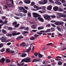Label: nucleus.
Returning <instances> with one entry per match:
<instances>
[{"mask_svg":"<svg viewBox=\"0 0 66 66\" xmlns=\"http://www.w3.org/2000/svg\"><path fill=\"white\" fill-rule=\"evenodd\" d=\"M55 3H56V4H58V5H61V4H62V3H61L57 1H56L55 2Z\"/></svg>","mask_w":66,"mask_h":66,"instance_id":"17","label":"nucleus"},{"mask_svg":"<svg viewBox=\"0 0 66 66\" xmlns=\"http://www.w3.org/2000/svg\"><path fill=\"white\" fill-rule=\"evenodd\" d=\"M19 10H18V12H19L20 13L22 11V9H21L20 7H19L18 8Z\"/></svg>","mask_w":66,"mask_h":66,"instance_id":"23","label":"nucleus"},{"mask_svg":"<svg viewBox=\"0 0 66 66\" xmlns=\"http://www.w3.org/2000/svg\"><path fill=\"white\" fill-rule=\"evenodd\" d=\"M34 7L35 9H38V7L36 5H34Z\"/></svg>","mask_w":66,"mask_h":66,"instance_id":"37","label":"nucleus"},{"mask_svg":"<svg viewBox=\"0 0 66 66\" xmlns=\"http://www.w3.org/2000/svg\"><path fill=\"white\" fill-rule=\"evenodd\" d=\"M23 3L21 1H20L19 2V4H22Z\"/></svg>","mask_w":66,"mask_h":66,"instance_id":"53","label":"nucleus"},{"mask_svg":"<svg viewBox=\"0 0 66 66\" xmlns=\"http://www.w3.org/2000/svg\"><path fill=\"white\" fill-rule=\"evenodd\" d=\"M38 57L39 58L42 57H43V55H42L40 54H39L38 55Z\"/></svg>","mask_w":66,"mask_h":66,"instance_id":"32","label":"nucleus"},{"mask_svg":"<svg viewBox=\"0 0 66 66\" xmlns=\"http://www.w3.org/2000/svg\"><path fill=\"white\" fill-rule=\"evenodd\" d=\"M27 55V54L26 53H24L22 54L20 56L21 57H25Z\"/></svg>","mask_w":66,"mask_h":66,"instance_id":"16","label":"nucleus"},{"mask_svg":"<svg viewBox=\"0 0 66 66\" xmlns=\"http://www.w3.org/2000/svg\"><path fill=\"white\" fill-rule=\"evenodd\" d=\"M5 59H4V58H2V59H1V60H0V63L1 62L3 63H4V61H5Z\"/></svg>","mask_w":66,"mask_h":66,"instance_id":"13","label":"nucleus"},{"mask_svg":"<svg viewBox=\"0 0 66 66\" xmlns=\"http://www.w3.org/2000/svg\"><path fill=\"white\" fill-rule=\"evenodd\" d=\"M38 19H39V20L40 21H41V22H43L44 21V19H43V18H41L40 17H38Z\"/></svg>","mask_w":66,"mask_h":66,"instance_id":"14","label":"nucleus"},{"mask_svg":"<svg viewBox=\"0 0 66 66\" xmlns=\"http://www.w3.org/2000/svg\"><path fill=\"white\" fill-rule=\"evenodd\" d=\"M22 33L23 34V35L24 34H28L29 33V32L27 31H24L22 32Z\"/></svg>","mask_w":66,"mask_h":66,"instance_id":"25","label":"nucleus"},{"mask_svg":"<svg viewBox=\"0 0 66 66\" xmlns=\"http://www.w3.org/2000/svg\"><path fill=\"white\" fill-rule=\"evenodd\" d=\"M13 25H15V24H17V22H13Z\"/></svg>","mask_w":66,"mask_h":66,"instance_id":"49","label":"nucleus"},{"mask_svg":"<svg viewBox=\"0 0 66 66\" xmlns=\"http://www.w3.org/2000/svg\"><path fill=\"white\" fill-rule=\"evenodd\" d=\"M51 24L52 26H53V27H56V26H55L53 24L51 23Z\"/></svg>","mask_w":66,"mask_h":66,"instance_id":"60","label":"nucleus"},{"mask_svg":"<svg viewBox=\"0 0 66 66\" xmlns=\"http://www.w3.org/2000/svg\"><path fill=\"white\" fill-rule=\"evenodd\" d=\"M24 9H25L26 10H28V9H29V8L26 6H24Z\"/></svg>","mask_w":66,"mask_h":66,"instance_id":"48","label":"nucleus"},{"mask_svg":"<svg viewBox=\"0 0 66 66\" xmlns=\"http://www.w3.org/2000/svg\"><path fill=\"white\" fill-rule=\"evenodd\" d=\"M3 44H0V48H1L3 47Z\"/></svg>","mask_w":66,"mask_h":66,"instance_id":"57","label":"nucleus"},{"mask_svg":"<svg viewBox=\"0 0 66 66\" xmlns=\"http://www.w3.org/2000/svg\"><path fill=\"white\" fill-rule=\"evenodd\" d=\"M42 9V7H38V8L37 9V10H41Z\"/></svg>","mask_w":66,"mask_h":66,"instance_id":"55","label":"nucleus"},{"mask_svg":"<svg viewBox=\"0 0 66 66\" xmlns=\"http://www.w3.org/2000/svg\"><path fill=\"white\" fill-rule=\"evenodd\" d=\"M58 64L59 65H62V63L61 62H59L58 63Z\"/></svg>","mask_w":66,"mask_h":66,"instance_id":"33","label":"nucleus"},{"mask_svg":"<svg viewBox=\"0 0 66 66\" xmlns=\"http://www.w3.org/2000/svg\"><path fill=\"white\" fill-rule=\"evenodd\" d=\"M24 30H27V31H28L29 30V28L28 27H27L26 28H25L24 29Z\"/></svg>","mask_w":66,"mask_h":66,"instance_id":"46","label":"nucleus"},{"mask_svg":"<svg viewBox=\"0 0 66 66\" xmlns=\"http://www.w3.org/2000/svg\"><path fill=\"white\" fill-rule=\"evenodd\" d=\"M14 17L16 19H20V18L17 16H14Z\"/></svg>","mask_w":66,"mask_h":66,"instance_id":"41","label":"nucleus"},{"mask_svg":"<svg viewBox=\"0 0 66 66\" xmlns=\"http://www.w3.org/2000/svg\"><path fill=\"white\" fill-rule=\"evenodd\" d=\"M6 36H8L9 37H11L12 36V35L11 34H6Z\"/></svg>","mask_w":66,"mask_h":66,"instance_id":"20","label":"nucleus"},{"mask_svg":"<svg viewBox=\"0 0 66 66\" xmlns=\"http://www.w3.org/2000/svg\"><path fill=\"white\" fill-rule=\"evenodd\" d=\"M5 50V48H3L1 50V52H3Z\"/></svg>","mask_w":66,"mask_h":66,"instance_id":"34","label":"nucleus"},{"mask_svg":"<svg viewBox=\"0 0 66 66\" xmlns=\"http://www.w3.org/2000/svg\"><path fill=\"white\" fill-rule=\"evenodd\" d=\"M44 28L43 27H39L38 28V30H41V29H43Z\"/></svg>","mask_w":66,"mask_h":66,"instance_id":"31","label":"nucleus"},{"mask_svg":"<svg viewBox=\"0 0 66 66\" xmlns=\"http://www.w3.org/2000/svg\"><path fill=\"white\" fill-rule=\"evenodd\" d=\"M49 1L51 3H54V2L52 1V0H49Z\"/></svg>","mask_w":66,"mask_h":66,"instance_id":"36","label":"nucleus"},{"mask_svg":"<svg viewBox=\"0 0 66 66\" xmlns=\"http://www.w3.org/2000/svg\"><path fill=\"white\" fill-rule=\"evenodd\" d=\"M52 6L50 5L47 6V10H52Z\"/></svg>","mask_w":66,"mask_h":66,"instance_id":"12","label":"nucleus"},{"mask_svg":"<svg viewBox=\"0 0 66 66\" xmlns=\"http://www.w3.org/2000/svg\"><path fill=\"white\" fill-rule=\"evenodd\" d=\"M10 52V49L9 48H7L6 50V53H9Z\"/></svg>","mask_w":66,"mask_h":66,"instance_id":"18","label":"nucleus"},{"mask_svg":"<svg viewBox=\"0 0 66 66\" xmlns=\"http://www.w3.org/2000/svg\"><path fill=\"white\" fill-rule=\"evenodd\" d=\"M57 18H60V17H66V14H63V13H58L56 15Z\"/></svg>","mask_w":66,"mask_h":66,"instance_id":"2","label":"nucleus"},{"mask_svg":"<svg viewBox=\"0 0 66 66\" xmlns=\"http://www.w3.org/2000/svg\"><path fill=\"white\" fill-rule=\"evenodd\" d=\"M23 1L24 3L26 4H29L31 3V2L28 0H23Z\"/></svg>","mask_w":66,"mask_h":66,"instance_id":"10","label":"nucleus"},{"mask_svg":"<svg viewBox=\"0 0 66 66\" xmlns=\"http://www.w3.org/2000/svg\"><path fill=\"white\" fill-rule=\"evenodd\" d=\"M0 40H1L2 42H6V39L3 36L0 38Z\"/></svg>","mask_w":66,"mask_h":66,"instance_id":"7","label":"nucleus"},{"mask_svg":"<svg viewBox=\"0 0 66 66\" xmlns=\"http://www.w3.org/2000/svg\"><path fill=\"white\" fill-rule=\"evenodd\" d=\"M59 11H60V12H63V10L61 9H59Z\"/></svg>","mask_w":66,"mask_h":66,"instance_id":"51","label":"nucleus"},{"mask_svg":"<svg viewBox=\"0 0 66 66\" xmlns=\"http://www.w3.org/2000/svg\"><path fill=\"white\" fill-rule=\"evenodd\" d=\"M56 28L59 31H61V28H60V27H59L57 26L56 27Z\"/></svg>","mask_w":66,"mask_h":66,"instance_id":"30","label":"nucleus"},{"mask_svg":"<svg viewBox=\"0 0 66 66\" xmlns=\"http://www.w3.org/2000/svg\"><path fill=\"white\" fill-rule=\"evenodd\" d=\"M23 38V37L22 36H20L19 37H18L16 39V40H19V39H22Z\"/></svg>","mask_w":66,"mask_h":66,"instance_id":"15","label":"nucleus"},{"mask_svg":"<svg viewBox=\"0 0 66 66\" xmlns=\"http://www.w3.org/2000/svg\"><path fill=\"white\" fill-rule=\"evenodd\" d=\"M32 14L33 17L35 18H37L39 16V14L33 12L32 13Z\"/></svg>","mask_w":66,"mask_h":66,"instance_id":"6","label":"nucleus"},{"mask_svg":"<svg viewBox=\"0 0 66 66\" xmlns=\"http://www.w3.org/2000/svg\"><path fill=\"white\" fill-rule=\"evenodd\" d=\"M45 11H38V12H39L40 13H41L42 14H43V13H44V12H45Z\"/></svg>","mask_w":66,"mask_h":66,"instance_id":"40","label":"nucleus"},{"mask_svg":"<svg viewBox=\"0 0 66 66\" xmlns=\"http://www.w3.org/2000/svg\"><path fill=\"white\" fill-rule=\"evenodd\" d=\"M20 46H22L23 48L26 47V44L24 42L22 43L20 45Z\"/></svg>","mask_w":66,"mask_h":66,"instance_id":"8","label":"nucleus"},{"mask_svg":"<svg viewBox=\"0 0 66 66\" xmlns=\"http://www.w3.org/2000/svg\"><path fill=\"white\" fill-rule=\"evenodd\" d=\"M27 15L29 17H31V14L30 12H28V13H27Z\"/></svg>","mask_w":66,"mask_h":66,"instance_id":"21","label":"nucleus"},{"mask_svg":"<svg viewBox=\"0 0 66 66\" xmlns=\"http://www.w3.org/2000/svg\"><path fill=\"white\" fill-rule=\"evenodd\" d=\"M50 17L52 18H55L56 16L54 15H51Z\"/></svg>","mask_w":66,"mask_h":66,"instance_id":"39","label":"nucleus"},{"mask_svg":"<svg viewBox=\"0 0 66 66\" xmlns=\"http://www.w3.org/2000/svg\"><path fill=\"white\" fill-rule=\"evenodd\" d=\"M46 27H50V24H48L46 25Z\"/></svg>","mask_w":66,"mask_h":66,"instance_id":"63","label":"nucleus"},{"mask_svg":"<svg viewBox=\"0 0 66 66\" xmlns=\"http://www.w3.org/2000/svg\"><path fill=\"white\" fill-rule=\"evenodd\" d=\"M51 32H54V31H55V28H51Z\"/></svg>","mask_w":66,"mask_h":66,"instance_id":"27","label":"nucleus"},{"mask_svg":"<svg viewBox=\"0 0 66 66\" xmlns=\"http://www.w3.org/2000/svg\"><path fill=\"white\" fill-rule=\"evenodd\" d=\"M13 29V28L11 27H9L8 30H12Z\"/></svg>","mask_w":66,"mask_h":66,"instance_id":"47","label":"nucleus"},{"mask_svg":"<svg viewBox=\"0 0 66 66\" xmlns=\"http://www.w3.org/2000/svg\"><path fill=\"white\" fill-rule=\"evenodd\" d=\"M31 10H32V11H37V9H31Z\"/></svg>","mask_w":66,"mask_h":66,"instance_id":"58","label":"nucleus"},{"mask_svg":"<svg viewBox=\"0 0 66 66\" xmlns=\"http://www.w3.org/2000/svg\"><path fill=\"white\" fill-rule=\"evenodd\" d=\"M11 2V3L13 5L14 4V1L13 0H10Z\"/></svg>","mask_w":66,"mask_h":66,"instance_id":"56","label":"nucleus"},{"mask_svg":"<svg viewBox=\"0 0 66 66\" xmlns=\"http://www.w3.org/2000/svg\"><path fill=\"white\" fill-rule=\"evenodd\" d=\"M43 2L39 1L38 2L40 4H45L48 3V0H43Z\"/></svg>","mask_w":66,"mask_h":66,"instance_id":"3","label":"nucleus"},{"mask_svg":"<svg viewBox=\"0 0 66 66\" xmlns=\"http://www.w3.org/2000/svg\"><path fill=\"white\" fill-rule=\"evenodd\" d=\"M20 7L21 9L23 11L25 10V9H24V8H23V7Z\"/></svg>","mask_w":66,"mask_h":66,"instance_id":"44","label":"nucleus"},{"mask_svg":"<svg viewBox=\"0 0 66 66\" xmlns=\"http://www.w3.org/2000/svg\"><path fill=\"white\" fill-rule=\"evenodd\" d=\"M51 29H47L46 31H45V33H48V32H50Z\"/></svg>","mask_w":66,"mask_h":66,"instance_id":"24","label":"nucleus"},{"mask_svg":"<svg viewBox=\"0 0 66 66\" xmlns=\"http://www.w3.org/2000/svg\"><path fill=\"white\" fill-rule=\"evenodd\" d=\"M52 43H49L48 44H47L46 45V46H50V45H52Z\"/></svg>","mask_w":66,"mask_h":66,"instance_id":"54","label":"nucleus"},{"mask_svg":"<svg viewBox=\"0 0 66 66\" xmlns=\"http://www.w3.org/2000/svg\"><path fill=\"white\" fill-rule=\"evenodd\" d=\"M0 14H3V11H0Z\"/></svg>","mask_w":66,"mask_h":66,"instance_id":"62","label":"nucleus"},{"mask_svg":"<svg viewBox=\"0 0 66 66\" xmlns=\"http://www.w3.org/2000/svg\"><path fill=\"white\" fill-rule=\"evenodd\" d=\"M53 9L54 11H57L59 9V7L57 6H56L53 7Z\"/></svg>","mask_w":66,"mask_h":66,"instance_id":"11","label":"nucleus"},{"mask_svg":"<svg viewBox=\"0 0 66 66\" xmlns=\"http://www.w3.org/2000/svg\"><path fill=\"white\" fill-rule=\"evenodd\" d=\"M7 21H5L4 22H3V23H7Z\"/></svg>","mask_w":66,"mask_h":66,"instance_id":"59","label":"nucleus"},{"mask_svg":"<svg viewBox=\"0 0 66 66\" xmlns=\"http://www.w3.org/2000/svg\"><path fill=\"white\" fill-rule=\"evenodd\" d=\"M31 59L30 58L27 57L26 58L22 59L21 61V63H22L24 62L26 63H29V62H31Z\"/></svg>","mask_w":66,"mask_h":66,"instance_id":"1","label":"nucleus"},{"mask_svg":"<svg viewBox=\"0 0 66 66\" xmlns=\"http://www.w3.org/2000/svg\"><path fill=\"white\" fill-rule=\"evenodd\" d=\"M22 12H23L24 13H25L26 14V13H27V12H28V11H27V10H23L22 11Z\"/></svg>","mask_w":66,"mask_h":66,"instance_id":"28","label":"nucleus"},{"mask_svg":"<svg viewBox=\"0 0 66 66\" xmlns=\"http://www.w3.org/2000/svg\"><path fill=\"white\" fill-rule=\"evenodd\" d=\"M19 26V24H18L16 25H15L14 27H15V28H17V27H18Z\"/></svg>","mask_w":66,"mask_h":66,"instance_id":"43","label":"nucleus"},{"mask_svg":"<svg viewBox=\"0 0 66 66\" xmlns=\"http://www.w3.org/2000/svg\"><path fill=\"white\" fill-rule=\"evenodd\" d=\"M6 17L5 16H2V19H5V18Z\"/></svg>","mask_w":66,"mask_h":66,"instance_id":"61","label":"nucleus"},{"mask_svg":"<svg viewBox=\"0 0 66 66\" xmlns=\"http://www.w3.org/2000/svg\"><path fill=\"white\" fill-rule=\"evenodd\" d=\"M37 59H33L32 61V62H37Z\"/></svg>","mask_w":66,"mask_h":66,"instance_id":"35","label":"nucleus"},{"mask_svg":"<svg viewBox=\"0 0 66 66\" xmlns=\"http://www.w3.org/2000/svg\"><path fill=\"white\" fill-rule=\"evenodd\" d=\"M39 36V35L37 34H35V35H34V37H35V38H36L38 37Z\"/></svg>","mask_w":66,"mask_h":66,"instance_id":"19","label":"nucleus"},{"mask_svg":"<svg viewBox=\"0 0 66 66\" xmlns=\"http://www.w3.org/2000/svg\"><path fill=\"white\" fill-rule=\"evenodd\" d=\"M37 31V30H32L31 31V33H32L33 32H34V33H35V32H36Z\"/></svg>","mask_w":66,"mask_h":66,"instance_id":"22","label":"nucleus"},{"mask_svg":"<svg viewBox=\"0 0 66 66\" xmlns=\"http://www.w3.org/2000/svg\"><path fill=\"white\" fill-rule=\"evenodd\" d=\"M17 32L16 31H14L13 32H12V36H15V35H19V34H20V33L19 32H18L17 33Z\"/></svg>","mask_w":66,"mask_h":66,"instance_id":"5","label":"nucleus"},{"mask_svg":"<svg viewBox=\"0 0 66 66\" xmlns=\"http://www.w3.org/2000/svg\"><path fill=\"white\" fill-rule=\"evenodd\" d=\"M44 17L46 20H51V19L50 18V16L47 14L45 15V16H44Z\"/></svg>","mask_w":66,"mask_h":66,"instance_id":"4","label":"nucleus"},{"mask_svg":"<svg viewBox=\"0 0 66 66\" xmlns=\"http://www.w3.org/2000/svg\"><path fill=\"white\" fill-rule=\"evenodd\" d=\"M10 66H16V65L13 64H11L10 65Z\"/></svg>","mask_w":66,"mask_h":66,"instance_id":"52","label":"nucleus"},{"mask_svg":"<svg viewBox=\"0 0 66 66\" xmlns=\"http://www.w3.org/2000/svg\"><path fill=\"white\" fill-rule=\"evenodd\" d=\"M6 62H7V63H8L9 62H11V60H9V59H6Z\"/></svg>","mask_w":66,"mask_h":66,"instance_id":"38","label":"nucleus"},{"mask_svg":"<svg viewBox=\"0 0 66 66\" xmlns=\"http://www.w3.org/2000/svg\"><path fill=\"white\" fill-rule=\"evenodd\" d=\"M63 23V22H57L54 23L56 25H59V24H62Z\"/></svg>","mask_w":66,"mask_h":66,"instance_id":"9","label":"nucleus"},{"mask_svg":"<svg viewBox=\"0 0 66 66\" xmlns=\"http://www.w3.org/2000/svg\"><path fill=\"white\" fill-rule=\"evenodd\" d=\"M26 51L27 52H30V50H28V49L26 50Z\"/></svg>","mask_w":66,"mask_h":66,"instance_id":"64","label":"nucleus"},{"mask_svg":"<svg viewBox=\"0 0 66 66\" xmlns=\"http://www.w3.org/2000/svg\"><path fill=\"white\" fill-rule=\"evenodd\" d=\"M35 39V38L34 37H31L30 38V40H34Z\"/></svg>","mask_w":66,"mask_h":66,"instance_id":"26","label":"nucleus"},{"mask_svg":"<svg viewBox=\"0 0 66 66\" xmlns=\"http://www.w3.org/2000/svg\"><path fill=\"white\" fill-rule=\"evenodd\" d=\"M62 3H66V1H65L64 0H62L61 1Z\"/></svg>","mask_w":66,"mask_h":66,"instance_id":"50","label":"nucleus"},{"mask_svg":"<svg viewBox=\"0 0 66 66\" xmlns=\"http://www.w3.org/2000/svg\"><path fill=\"white\" fill-rule=\"evenodd\" d=\"M2 31L4 34H6L7 33L6 31L4 29L2 30Z\"/></svg>","mask_w":66,"mask_h":66,"instance_id":"29","label":"nucleus"},{"mask_svg":"<svg viewBox=\"0 0 66 66\" xmlns=\"http://www.w3.org/2000/svg\"><path fill=\"white\" fill-rule=\"evenodd\" d=\"M34 4H35V3L33 2H32L31 4V5H34Z\"/></svg>","mask_w":66,"mask_h":66,"instance_id":"45","label":"nucleus"},{"mask_svg":"<svg viewBox=\"0 0 66 66\" xmlns=\"http://www.w3.org/2000/svg\"><path fill=\"white\" fill-rule=\"evenodd\" d=\"M34 55L35 56H37L38 55V53H35L34 54Z\"/></svg>","mask_w":66,"mask_h":66,"instance_id":"42","label":"nucleus"}]
</instances>
